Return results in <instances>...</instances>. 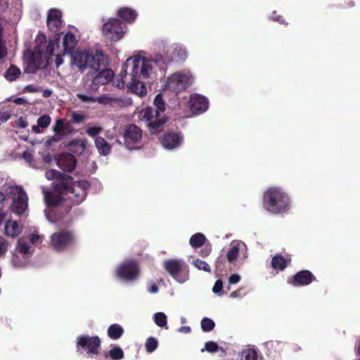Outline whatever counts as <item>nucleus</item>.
Wrapping results in <instances>:
<instances>
[{"mask_svg":"<svg viewBox=\"0 0 360 360\" xmlns=\"http://www.w3.org/2000/svg\"><path fill=\"white\" fill-rule=\"evenodd\" d=\"M45 176L49 181H58L53 184V190L43 189L46 219L56 224L63 220L72 207L84 202L90 184L86 180L74 181L71 176L54 169L46 171Z\"/></svg>","mask_w":360,"mask_h":360,"instance_id":"1","label":"nucleus"},{"mask_svg":"<svg viewBox=\"0 0 360 360\" xmlns=\"http://www.w3.org/2000/svg\"><path fill=\"white\" fill-rule=\"evenodd\" d=\"M152 70L151 60L141 56H131L123 63L118 77L113 79V84L120 89L127 87L140 97L146 96L147 90L144 81L150 77Z\"/></svg>","mask_w":360,"mask_h":360,"instance_id":"2","label":"nucleus"},{"mask_svg":"<svg viewBox=\"0 0 360 360\" xmlns=\"http://www.w3.org/2000/svg\"><path fill=\"white\" fill-rule=\"evenodd\" d=\"M154 108L146 107L139 113L141 121L145 122L150 134L158 135L163 131L165 124L169 121V117L165 116L166 104L162 94L155 96L153 100Z\"/></svg>","mask_w":360,"mask_h":360,"instance_id":"3","label":"nucleus"},{"mask_svg":"<svg viewBox=\"0 0 360 360\" xmlns=\"http://www.w3.org/2000/svg\"><path fill=\"white\" fill-rule=\"evenodd\" d=\"M54 46H34L25 49L23 54L24 72L34 74L37 70L49 65V58L53 54Z\"/></svg>","mask_w":360,"mask_h":360,"instance_id":"4","label":"nucleus"},{"mask_svg":"<svg viewBox=\"0 0 360 360\" xmlns=\"http://www.w3.org/2000/svg\"><path fill=\"white\" fill-rule=\"evenodd\" d=\"M263 206L270 214H283L290 209V198L283 189L270 188L264 193Z\"/></svg>","mask_w":360,"mask_h":360,"instance_id":"5","label":"nucleus"},{"mask_svg":"<svg viewBox=\"0 0 360 360\" xmlns=\"http://www.w3.org/2000/svg\"><path fill=\"white\" fill-rule=\"evenodd\" d=\"M65 51L70 53L71 64L78 68L80 72L90 67L93 70H98L101 65H104V56H94L87 51H81L75 46H63Z\"/></svg>","mask_w":360,"mask_h":360,"instance_id":"6","label":"nucleus"},{"mask_svg":"<svg viewBox=\"0 0 360 360\" xmlns=\"http://www.w3.org/2000/svg\"><path fill=\"white\" fill-rule=\"evenodd\" d=\"M6 199L13 200L11 209L13 212L20 215L27 208V195L24 190L20 186H9L1 188L0 191V207L4 206V202Z\"/></svg>","mask_w":360,"mask_h":360,"instance_id":"7","label":"nucleus"},{"mask_svg":"<svg viewBox=\"0 0 360 360\" xmlns=\"http://www.w3.org/2000/svg\"><path fill=\"white\" fill-rule=\"evenodd\" d=\"M193 82L191 73L176 72L171 74L165 84V89L174 92L176 95L186 91Z\"/></svg>","mask_w":360,"mask_h":360,"instance_id":"8","label":"nucleus"},{"mask_svg":"<svg viewBox=\"0 0 360 360\" xmlns=\"http://www.w3.org/2000/svg\"><path fill=\"white\" fill-rule=\"evenodd\" d=\"M164 268L171 277L179 283H184L189 279V266L181 259L166 260L164 262Z\"/></svg>","mask_w":360,"mask_h":360,"instance_id":"9","label":"nucleus"},{"mask_svg":"<svg viewBox=\"0 0 360 360\" xmlns=\"http://www.w3.org/2000/svg\"><path fill=\"white\" fill-rule=\"evenodd\" d=\"M75 244V238L74 233L68 230L55 232L50 236V247L58 252L70 249Z\"/></svg>","mask_w":360,"mask_h":360,"instance_id":"10","label":"nucleus"},{"mask_svg":"<svg viewBox=\"0 0 360 360\" xmlns=\"http://www.w3.org/2000/svg\"><path fill=\"white\" fill-rule=\"evenodd\" d=\"M127 29L118 19L111 18L103 25L102 32L107 39L117 41L124 37Z\"/></svg>","mask_w":360,"mask_h":360,"instance_id":"11","label":"nucleus"},{"mask_svg":"<svg viewBox=\"0 0 360 360\" xmlns=\"http://www.w3.org/2000/svg\"><path fill=\"white\" fill-rule=\"evenodd\" d=\"M140 273L139 264L134 259L121 263L116 269V277L124 281H133L139 278Z\"/></svg>","mask_w":360,"mask_h":360,"instance_id":"12","label":"nucleus"},{"mask_svg":"<svg viewBox=\"0 0 360 360\" xmlns=\"http://www.w3.org/2000/svg\"><path fill=\"white\" fill-rule=\"evenodd\" d=\"M62 13L56 8H51L47 14L46 25L48 29L55 34L52 39H50L49 45H56L59 43L61 34L56 33L62 26Z\"/></svg>","mask_w":360,"mask_h":360,"instance_id":"13","label":"nucleus"},{"mask_svg":"<svg viewBox=\"0 0 360 360\" xmlns=\"http://www.w3.org/2000/svg\"><path fill=\"white\" fill-rule=\"evenodd\" d=\"M101 347V340L98 335H80L76 338L77 351L84 350L88 354H98Z\"/></svg>","mask_w":360,"mask_h":360,"instance_id":"14","label":"nucleus"},{"mask_svg":"<svg viewBox=\"0 0 360 360\" xmlns=\"http://www.w3.org/2000/svg\"><path fill=\"white\" fill-rule=\"evenodd\" d=\"M143 130L134 124L126 126L124 134V144L128 149L136 150L140 148Z\"/></svg>","mask_w":360,"mask_h":360,"instance_id":"15","label":"nucleus"},{"mask_svg":"<svg viewBox=\"0 0 360 360\" xmlns=\"http://www.w3.org/2000/svg\"><path fill=\"white\" fill-rule=\"evenodd\" d=\"M316 278L309 270H300L288 278V283L295 287L308 285Z\"/></svg>","mask_w":360,"mask_h":360,"instance_id":"16","label":"nucleus"},{"mask_svg":"<svg viewBox=\"0 0 360 360\" xmlns=\"http://www.w3.org/2000/svg\"><path fill=\"white\" fill-rule=\"evenodd\" d=\"M189 108L195 115H199L208 109L209 101L204 96L193 94L190 96Z\"/></svg>","mask_w":360,"mask_h":360,"instance_id":"17","label":"nucleus"},{"mask_svg":"<svg viewBox=\"0 0 360 360\" xmlns=\"http://www.w3.org/2000/svg\"><path fill=\"white\" fill-rule=\"evenodd\" d=\"M77 160L75 155L65 153L59 155L56 160V165L65 172H72L76 166Z\"/></svg>","mask_w":360,"mask_h":360,"instance_id":"18","label":"nucleus"},{"mask_svg":"<svg viewBox=\"0 0 360 360\" xmlns=\"http://www.w3.org/2000/svg\"><path fill=\"white\" fill-rule=\"evenodd\" d=\"M114 72L110 69H103L100 70L98 74L93 78L91 83L94 86L104 85L113 79Z\"/></svg>","mask_w":360,"mask_h":360,"instance_id":"19","label":"nucleus"},{"mask_svg":"<svg viewBox=\"0 0 360 360\" xmlns=\"http://www.w3.org/2000/svg\"><path fill=\"white\" fill-rule=\"evenodd\" d=\"M183 137L178 133H168L164 135L162 138V145L168 149H174L179 147Z\"/></svg>","mask_w":360,"mask_h":360,"instance_id":"20","label":"nucleus"},{"mask_svg":"<svg viewBox=\"0 0 360 360\" xmlns=\"http://www.w3.org/2000/svg\"><path fill=\"white\" fill-rule=\"evenodd\" d=\"M292 262V259L289 255L284 257L281 254H276L271 260V266L274 270L284 271L286 266Z\"/></svg>","mask_w":360,"mask_h":360,"instance_id":"21","label":"nucleus"},{"mask_svg":"<svg viewBox=\"0 0 360 360\" xmlns=\"http://www.w3.org/2000/svg\"><path fill=\"white\" fill-rule=\"evenodd\" d=\"M117 15L128 23L134 22L137 17V13L134 10L127 7L118 9Z\"/></svg>","mask_w":360,"mask_h":360,"instance_id":"22","label":"nucleus"},{"mask_svg":"<svg viewBox=\"0 0 360 360\" xmlns=\"http://www.w3.org/2000/svg\"><path fill=\"white\" fill-rule=\"evenodd\" d=\"M95 146L101 155H108L111 151V146L109 143L103 137H96L94 139Z\"/></svg>","mask_w":360,"mask_h":360,"instance_id":"23","label":"nucleus"},{"mask_svg":"<svg viewBox=\"0 0 360 360\" xmlns=\"http://www.w3.org/2000/svg\"><path fill=\"white\" fill-rule=\"evenodd\" d=\"M124 334L123 328L116 323L110 325L108 329V335L111 340H119Z\"/></svg>","mask_w":360,"mask_h":360,"instance_id":"24","label":"nucleus"},{"mask_svg":"<svg viewBox=\"0 0 360 360\" xmlns=\"http://www.w3.org/2000/svg\"><path fill=\"white\" fill-rule=\"evenodd\" d=\"M169 58L170 61H184L186 58L185 49L181 46L175 47Z\"/></svg>","mask_w":360,"mask_h":360,"instance_id":"25","label":"nucleus"},{"mask_svg":"<svg viewBox=\"0 0 360 360\" xmlns=\"http://www.w3.org/2000/svg\"><path fill=\"white\" fill-rule=\"evenodd\" d=\"M21 72L15 65H11L4 74V77L8 82H14L19 78Z\"/></svg>","mask_w":360,"mask_h":360,"instance_id":"26","label":"nucleus"},{"mask_svg":"<svg viewBox=\"0 0 360 360\" xmlns=\"http://www.w3.org/2000/svg\"><path fill=\"white\" fill-rule=\"evenodd\" d=\"M16 250H18L19 253L23 255L24 258H27L33 254V251L30 250V245L22 239H20L17 242Z\"/></svg>","mask_w":360,"mask_h":360,"instance_id":"27","label":"nucleus"},{"mask_svg":"<svg viewBox=\"0 0 360 360\" xmlns=\"http://www.w3.org/2000/svg\"><path fill=\"white\" fill-rule=\"evenodd\" d=\"M205 240L206 238L203 233H195L192 236H191L189 244L191 247L198 248L204 245Z\"/></svg>","mask_w":360,"mask_h":360,"instance_id":"28","label":"nucleus"},{"mask_svg":"<svg viewBox=\"0 0 360 360\" xmlns=\"http://www.w3.org/2000/svg\"><path fill=\"white\" fill-rule=\"evenodd\" d=\"M68 125L69 123H65L63 119H58L56 121L53 130L56 135L65 136L66 134L65 132V127Z\"/></svg>","mask_w":360,"mask_h":360,"instance_id":"29","label":"nucleus"},{"mask_svg":"<svg viewBox=\"0 0 360 360\" xmlns=\"http://www.w3.org/2000/svg\"><path fill=\"white\" fill-rule=\"evenodd\" d=\"M124 354L123 350L119 347H115L108 352V354L105 353L104 356L105 358H108L109 356L112 360H121L124 358Z\"/></svg>","mask_w":360,"mask_h":360,"instance_id":"30","label":"nucleus"},{"mask_svg":"<svg viewBox=\"0 0 360 360\" xmlns=\"http://www.w3.org/2000/svg\"><path fill=\"white\" fill-rule=\"evenodd\" d=\"M239 254V244H232L228 251L226 258L229 262L232 263L236 260Z\"/></svg>","mask_w":360,"mask_h":360,"instance_id":"31","label":"nucleus"},{"mask_svg":"<svg viewBox=\"0 0 360 360\" xmlns=\"http://www.w3.org/2000/svg\"><path fill=\"white\" fill-rule=\"evenodd\" d=\"M77 34L69 31L63 37V45H76L78 43Z\"/></svg>","mask_w":360,"mask_h":360,"instance_id":"32","label":"nucleus"},{"mask_svg":"<svg viewBox=\"0 0 360 360\" xmlns=\"http://www.w3.org/2000/svg\"><path fill=\"white\" fill-rule=\"evenodd\" d=\"M200 327L202 331L207 333L214 330L215 323L212 319L208 317H204L200 321Z\"/></svg>","mask_w":360,"mask_h":360,"instance_id":"33","label":"nucleus"},{"mask_svg":"<svg viewBox=\"0 0 360 360\" xmlns=\"http://www.w3.org/2000/svg\"><path fill=\"white\" fill-rule=\"evenodd\" d=\"M5 232L7 236L15 237L20 233L19 226L15 221L7 224L6 225Z\"/></svg>","mask_w":360,"mask_h":360,"instance_id":"34","label":"nucleus"},{"mask_svg":"<svg viewBox=\"0 0 360 360\" xmlns=\"http://www.w3.org/2000/svg\"><path fill=\"white\" fill-rule=\"evenodd\" d=\"M158 347V341L153 337H150L146 340L145 349L146 352L152 353Z\"/></svg>","mask_w":360,"mask_h":360,"instance_id":"35","label":"nucleus"},{"mask_svg":"<svg viewBox=\"0 0 360 360\" xmlns=\"http://www.w3.org/2000/svg\"><path fill=\"white\" fill-rule=\"evenodd\" d=\"M154 322L158 327H165L167 325V316L165 313H155Z\"/></svg>","mask_w":360,"mask_h":360,"instance_id":"36","label":"nucleus"},{"mask_svg":"<svg viewBox=\"0 0 360 360\" xmlns=\"http://www.w3.org/2000/svg\"><path fill=\"white\" fill-rule=\"evenodd\" d=\"M103 130V129L100 126H94V127H89L87 129H86V134L91 138L96 139V137H99L98 135Z\"/></svg>","mask_w":360,"mask_h":360,"instance_id":"37","label":"nucleus"},{"mask_svg":"<svg viewBox=\"0 0 360 360\" xmlns=\"http://www.w3.org/2000/svg\"><path fill=\"white\" fill-rule=\"evenodd\" d=\"M243 356L245 360H257V352L254 349H247L243 350Z\"/></svg>","mask_w":360,"mask_h":360,"instance_id":"38","label":"nucleus"},{"mask_svg":"<svg viewBox=\"0 0 360 360\" xmlns=\"http://www.w3.org/2000/svg\"><path fill=\"white\" fill-rule=\"evenodd\" d=\"M219 349V347L217 343L210 341L205 343L204 349H201V352H203L205 350L211 353L217 352Z\"/></svg>","mask_w":360,"mask_h":360,"instance_id":"39","label":"nucleus"},{"mask_svg":"<svg viewBox=\"0 0 360 360\" xmlns=\"http://www.w3.org/2000/svg\"><path fill=\"white\" fill-rule=\"evenodd\" d=\"M194 266L199 270H202L207 272H210L211 269L207 262L197 259L193 262Z\"/></svg>","mask_w":360,"mask_h":360,"instance_id":"40","label":"nucleus"},{"mask_svg":"<svg viewBox=\"0 0 360 360\" xmlns=\"http://www.w3.org/2000/svg\"><path fill=\"white\" fill-rule=\"evenodd\" d=\"M51 117L49 115H44L41 116L37 120V125L40 126L41 128H46L50 125Z\"/></svg>","mask_w":360,"mask_h":360,"instance_id":"41","label":"nucleus"},{"mask_svg":"<svg viewBox=\"0 0 360 360\" xmlns=\"http://www.w3.org/2000/svg\"><path fill=\"white\" fill-rule=\"evenodd\" d=\"M85 120V116L81 112H72L70 122L74 124H80L84 122Z\"/></svg>","mask_w":360,"mask_h":360,"instance_id":"42","label":"nucleus"},{"mask_svg":"<svg viewBox=\"0 0 360 360\" xmlns=\"http://www.w3.org/2000/svg\"><path fill=\"white\" fill-rule=\"evenodd\" d=\"M77 98L79 101L84 103H95V97L91 96H87L83 94H77Z\"/></svg>","mask_w":360,"mask_h":360,"instance_id":"43","label":"nucleus"},{"mask_svg":"<svg viewBox=\"0 0 360 360\" xmlns=\"http://www.w3.org/2000/svg\"><path fill=\"white\" fill-rule=\"evenodd\" d=\"M11 262L15 267H22L25 265V262L20 259V257L15 253L13 254V257H11Z\"/></svg>","mask_w":360,"mask_h":360,"instance_id":"44","label":"nucleus"},{"mask_svg":"<svg viewBox=\"0 0 360 360\" xmlns=\"http://www.w3.org/2000/svg\"><path fill=\"white\" fill-rule=\"evenodd\" d=\"M47 42V38L45 34L42 32H39L35 37L36 45H44Z\"/></svg>","mask_w":360,"mask_h":360,"instance_id":"45","label":"nucleus"},{"mask_svg":"<svg viewBox=\"0 0 360 360\" xmlns=\"http://www.w3.org/2000/svg\"><path fill=\"white\" fill-rule=\"evenodd\" d=\"M8 242L3 237H0V257L7 252Z\"/></svg>","mask_w":360,"mask_h":360,"instance_id":"46","label":"nucleus"},{"mask_svg":"<svg viewBox=\"0 0 360 360\" xmlns=\"http://www.w3.org/2000/svg\"><path fill=\"white\" fill-rule=\"evenodd\" d=\"M29 241L31 244L37 245L39 243H41V237L39 235L32 233L29 236Z\"/></svg>","mask_w":360,"mask_h":360,"instance_id":"47","label":"nucleus"},{"mask_svg":"<svg viewBox=\"0 0 360 360\" xmlns=\"http://www.w3.org/2000/svg\"><path fill=\"white\" fill-rule=\"evenodd\" d=\"M212 290L214 293L219 294L223 290V281L220 279L216 281Z\"/></svg>","mask_w":360,"mask_h":360,"instance_id":"48","label":"nucleus"},{"mask_svg":"<svg viewBox=\"0 0 360 360\" xmlns=\"http://www.w3.org/2000/svg\"><path fill=\"white\" fill-rule=\"evenodd\" d=\"M211 247L210 245H205L203 248L200 249L199 254L200 257H206L210 254Z\"/></svg>","mask_w":360,"mask_h":360,"instance_id":"49","label":"nucleus"},{"mask_svg":"<svg viewBox=\"0 0 360 360\" xmlns=\"http://www.w3.org/2000/svg\"><path fill=\"white\" fill-rule=\"evenodd\" d=\"M109 101V97L105 95H101L98 97H95V103L98 102L100 104H108Z\"/></svg>","mask_w":360,"mask_h":360,"instance_id":"50","label":"nucleus"},{"mask_svg":"<svg viewBox=\"0 0 360 360\" xmlns=\"http://www.w3.org/2000/svg\"><path fill=\"white\" fill-rule=\"evenodd\" d=\"M64 136L54 135L46 141V145L51 146L53 143H58Z\"/></svg>","mask_w":360,"mask_h":360,"instance_id":"51","label":"nucleus"},{"mask_svg":"<svg viewBox=\"0 0 360 360\" xmlns=\"http://www.w3.org/2000/svg\"><path fill=\"white\" fill-rule=\"evenodd\" d=\"M215 268H217V271H222L224 268V259L219 257L215 262Z\"/></svg>","mask_w":360,"mask_h":360,"instance_id":"52","label":"nucleus"},{"mask_svg":"<svg viewBox=\"0 0 360 360\" xmlns=\"http://www.w3.org/2000/svg\"><path fill=\"white\" fill-rule=\"evenodd\" d=\"M27 125V121L22 117H19L18 120H17V121H15V126L20 129L25 128Z\"/></svg>","mask_w":360,"mask_h":360,"instance_id":"53","label":"nucleus"},{"mask_svg":"<svg viewBox=\"0 0 360 360\" xmlns=\"http://www.w3.org/2000/svg\"><path fill=\"white\" fill-rule=\"evenodd\" d=\"M240 277L239 274H231L229 278V283L230 284H236L240 281Z\"/></svg>","mask_w":360,"mask_h":360,"instance_id":"54","label":"nucleus"},{"mask_svg":"<svg viewBox=\"0 0 360 360\" xmlns=\"http://www.w3.org/2000/svg\"><path fill=\"white\" fill-rule=\"evenodd\" d=\"M12 0H0V12H4Z\"/></svg>","mask_w":360,"mask_h":360,"instance_id":"55","label":"nucleus"},{"mask_svg":"<svg viewBox=\"0 0 360 360\" xmlns=\"http://www.w3.org/2000/svg\"><path fill=\"white\" fill-rule=\"evenodd\" d=\"M10 117H11L10 112H0V122H4L7 121L8 120L10 119Z\"/></svg>","mask_w":360,"mask_h":360,"instance_id":"56","label":"nucleus"},{"mask_svg":"<svg viewBox=\"0 0 360 360\" xmlns=\"http://www.w3.org/2000/svg\"><path fill=\"white\" fill-rule=\"evenodd\" d=\"M158 290H159V288L156 285L155 283H150L149 288H148V290L150 293H156L158 292Z\"/></svg>","mask_w":360,"mask_h":360,"instance_id":"57","label":"nucleus"},{"mask_svg":"<svg viewBox=\"0 0 360 360\" xmlns=\"http://www.w3.org/2000/svg\"><path fill=\"white\" fill-rule=\"evenodd\" d=\"M7 55L6 46H0V60L6 57Z\"/></svg>","mask_w":360,"mask_h":360,"instance_id":"58","label":"nucleus"},{"mask_svg":"<svg viewBox=\"0 0 360 360\" xmlns=\"http://www.w3.org/2000/svg\"><path fill=\"white\" fill-rule=\"evenodd\" d=\"M55 63L56 67H59L60 65L63 63V59L61 56L58 55L56 56Z\"/></svg>","mask_w":360,"mask_h":360,"instance_id":"59","label":"nucleus"},{"mask_svg":"<svg viewBox=\"0 0 360 360\" xmlns=\"http://www.w3.org/2000/svg\"><path fill=\"white\" fill-rule=\"evenodd\" d=\"M190 326H181L179 329V331L184 333H189L191 332Z\"/></svg>","mask_w":360,"mask_h":360,"instance_id":"60","label":"nucleus"},{"mask_svg":"<svg viewBox=\"0 0 360 360\" xmlns=\"http://www.w3.org/2000/svg\"><path fill=\"white\" fill-rule=\"evenodd\" d=\"M240 296V290H235L233 292H231L230 297L233 298L238 297Z\"/></svg>","mask_w":360,"mask_h":360,"instance_id":"61","label":"nucleus"},{"mask_svg":"<svg viewBox=\"0 0 360 360\" xmlns=\"http://www.w3.org/2000/svg\"><path fill=\"white\" fill-rule=\"evenodd\" d=\"M51 94H52V91L50 89H45L43 91V96L44 98H49L51 96Z\"/></svg>","mask_w":360,"mask_h":360,"instance_id":"62","label":"nucleus"},{"mask_svg":"<svg viewBox=\"0 0 360 360\" xmlns=\"http://www.w3.org/2000/svg\"><path fill=\"white\" fill-rule=\"evenodd\" d=\"M14 103H15V104H24L25 101L22 98H17L14 100Z\"/></svg>","mask_w":360,"mask_h":360,"instance_id":"63","label":"nucleus"},{"mask_svg":"<svg viewBox=\"0 0 360 360\" xmlns=\"http://www.w3.org/2000/svg\"><path fill=\"white\" fill-rule=\"evenodd\" d=\"M40 126L39 125H33L32 126V131L35 133V134H39L40 133V129H39Z\"/></svg>","mask_w":360,"mask_h":360,"instance_id":"64","label":"nucleus"}]
</instances>
